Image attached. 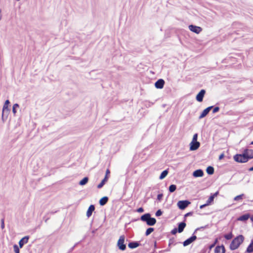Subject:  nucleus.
Listing matches in <instances>:
<instances>
[{"instance_id":"nucleus-1","label":"nucleus","mask_w":253,"mask_h":253,"mask_svg":"<svg viewBox=\"0 0 253 253\" xmlns=\"http://www.w3.org/2000/svg\"><path fill=\"white\" fill-rule=\"evenodd\" d=\"M244 237L243 235H240L235 238L230 245V249L233 251L238 249L240 245L243 242Z\"/></svg>"},{"instance_id":"nucleus-2","label":"nucleus","mask_w":253,"mask_h":253,"mask_svg":"<svg viewBox=\"0 0 253 253\" xmlns=\"http://www.w3.org/2000/svg\"><path fill=\"white\" fill-rule=\"evenodd\" d=\"M234 160L237 162L241 163H246L249 161L244 152L242 154L235 155L234 156Z\"/></svg>"},{"instance_id":"nucleus-3","label":"nucleus","mask_w":253,"mask_h":253,"mask_svg":"<svg viewBox=\"0 0 253 253\" xmlns=\"http://www.w3.org/2000/svg\"><path fill=\"white\" fill-rule=\"evenodd\" d=\"M125 240V237L124 235H122L120 237L118 242L117 245L119 248L122 251H124L126 248V246L124 244Z\"/></svg>"},{"instance_id":"nucleus-4","label":"nucleus","mask_w":253,"mask_h":253,"mask_svg":"<svg viewBox=\"0 0 253 253\" xmlns=\"http://www.w3.org/2000/svg\"><path fill=\"white\" fill-rule=\"evenodd\" d=\"M190 203L188 201H180L177 203L178 208L181 210L185 209Z\"/></svg>"},{"instance_id":"nucleus-5","label":"nucleus","mask_w":253,"mask_h":253,"mask_svg":"<svg viewBox=\"0 0 253 253\" xmlns=\"http://www.w3.org/2000/svg\"><path fill=\"white\" fill-rule=\"evenodd\" d=\"M189 29L191 31L196 34H199L202 31V28L201 27L193 25H189Z\"/></svg>"},{"instance_id":"nucleus-6","label":"nucleus","mask_w":253,"mask_h":253,"mask_svg":"<svg viewBox=\"0 0 253 253\" xmlns=\"http://www.w3.org/2000/svg\"><path fill=\"white\" fill-rule=\"evenodd\" d=\"M206 93L204 89H202L196 96V100L198 102H202L203 100L204 96Z\"/></svg>"},{"instance_id":"nucleus-7","label":"nucleus","mask_w":253,"mask_h":253,"mask_svg":"<svg viewBox=\"0 0 253 253\" xmlns=\"http://www.w3.org/2000/svg\"><path fill=\"white\" fill-rule=\"evenodd\" d=\"M200 142L198 141H192L190 143V150L194 151L198 149L200 147Z\"/></svg>"},{"instance_id":"nucleus-8","label":"nucleus","mask_w":253,"mask_h":253,"mask_svg":"<svg viewBox=\"0 0 253 253\" xmlns=\"http://www.w3.org/2000/svg\"><path fill=\"white\" fill-rule=\"evenodd\" d=\"M197 239V237L195 235H193L190 238H188V239L186 240L183 242V246H187L192 243L193 242L195 241Z\"/></svg>"},{"instance_id":"nucleus-9","label":"nucleus","mask_w":253,"mask_h":253,"mask_svg":"<svg viewBox=\"0 0 253 253\" xmlns=\"http://www.w3.org/2000/svg\"><path fill=\"white\" fill-rule=\"evenodd\" d=\"M244 152L248 160L253 158V150L246 149L244 150Z\"/></svg>"},{"instance_id":"nucleus-10","label":"nucleus","mask_w":253,"mask_h":253,"mask_svg":"<svg viewBox=\"0 0 253 253\" xmlns=\"http://www.w3.org/2000/svg\"><path fill=\"white\" fill-rule=\"evenodd\" d=\"M165 81L163 79L158 80L155 84V87L157 88L161 89L164 87Z\"/></svg>"},{"instance_id":"nucleus-11","label":"nucleus","mask_w":253,"mask_h":253,"mask_svg":"<svg viewBox=\"0 0 253 253\" xmlns=\"http://www.w3.org/2000/svg\"><path fill=\"white\" fill-rule=\"evenodd\" d=\"M29 239V237L28 236H25L24 237L22 238L19 242V245L20 248H22V247L23 246V245L27 243L28 242Z\"/></svg>"},{"instance_id":"nucleus-12","label":"nucleus","mask_w":253,"mask_h":253,"mask_svg":"<svg viewBox=\"0 0 253 253\" xmlns=\"http://www.w3.org/2000/svg\"><path fill=\"white\" fill-rule=\"evenodd\" d=\"M225 250L223 245L217 246L214 250V253H225Z\"/></svg>"},{"instance_id":"nucleus-13","label":"nucleus","mask_w":253,"mask_h":253,"mask_svg":"<svg viewBox=\"0 0 253 253\" xmlns=\"http://www.w3.org/2000/svg\"><path fill=\"white\" fill-rule=\"evenodd\" d=\"M212 108V106H210V107H209L207 108L206 109H204L203 110V111L202 112V113H201V114L200 115L199 118L200 119H201V118L205 117L209 113V112H210V111L211 110V109Z\"/></svg>"},{"instance_id":"nucleus-14","label":"nucleus","mask_w":253,"mask_h":253,"mask_svg":"<svg viewBox=\"0 0 253 253\" xmlns=\"http://www.w3.org/2000/svg\"><path fill=\"white\" fill-rule=\"evenodd\" d=\"M203 175L204 172L202 169H197L193 173V176L195 177H202Z\"/></svg>"},{"instance_id":"nucleus-15","label":"nucleus","mask_w":253,"mask_h":253,"mask_svg":"<svg viewBox=\"0 0 253 253\" xmlns=\"http://www.w3.org/2000/svg\"><path fill=\"white\" fill-rule=\"evenodd\" d=\"M94 210H95V207H94V205H90L89 207V208L87 211L86 216L88 217H89L91 215L92 213L94 211Z\"/></svg>"},{"instance_id":"nucleus-16","label":"nucleus","mask_w":253,"mask_h":253,"mask_svg":"<svg viewBox=\"0 0 253 253\" xmlns=\"http://www.w3.org/2000/svg\"><path fill=\"white\" fill-rule=\"evenodd\" d=\"M156 223V219L155 218L151 217L150 216L146 223L148 225L153 226V225H155Z\"/></svg>"},{"instance_id":"nucleus-17","label":"nucleus","mask_w":253,"mask_h":253,"mask_svg":"<svg viewBox=\"0 0 253 253\" xmlns=\"http://www.w3.org/2000/svg\"><path fill=\"white\" fill-rule=\"evenodd\" d=\"M218 192H216L214 194H213L211 196L209 197V199L208 200L206 205H209L211 202H212L214 200V197H216L218 195Z\"/></svg>"},{"instance_id":"nucleus-18","label":"nucleus","mask_w":253,"mask_h":253,"mask_svg":"<svg viewBox=\"0 0 253 253\" xmlns=\"http://www.w3.org/2000/svg\"><path fill=\"white\" fill-rule=\"evenodd\" d=\"M9 103H10V102L8 100H6L5 101L4 104L3 106V109H2L3 113L5 111L7 112H8L9 111L8 105Z\"/></svg>"},{"instance_id":"nucleus-19","label":"nucleus","mask_w":253,"mask_h":253,"mask_svg":"<svg viewBox=\"0 0 253 253\" xmlns=\"http://www.w3.org/2000/svg\"><path fill=\"white\" fill-rule=\"evenodd\" d=\"M185 226H186V223L185 222H183L180 223L178 225V232L179 233L182 232L183 231Z\"/></svg>"},{"instance_id":"nucleus-20","label":"nucleus","mask_w":253,"mask_h":253,"mask_svg":"<svg viewBox=\"0 0 253 253\" xmlns=\"http://www.w3.org/2000/svg\"><path fill=\"white\" fill-rule=\"evenodd\" d=\"M108 201V198L106 196L102 197L99 201V204L101 206L105 205Z\"/></svg>"},{"instance_id":"nucleus-21","label":"nucleus","mask_w":253,"mask_h":253,"mask_svg":"<svg viewBox=\"0 0 253 253\" xmlns=\"http://www.w3.org/2000/svg\"><path fill=\"white\" fill-rule=\"evenodd\" d=\"M150 216L151 215L150 213H146L141 216V220L147 222Z\"/></svg>"},{"instance_id":"nucleus-22","label":"nucleus","mask_w":253,"mask_h":253,"mask_svg":"<svg viewBox=\"0 0 253 253\" xmlns=\"http://www.w3.org/2000/svg\"><path fill=\"white\" fill-rule=\"evenodd\" d=\"M250 218V215L249 214H244L238 218V220L240 221H246Z\"/></svg>"},{"instance_id":"nucleus-23","label":"nucleus","mask_w":253,"mask_h":253,"mask_svg":"<svg viewBox=\"0 0 253 253\" xmlns=\"http://www.w3.org/2000/svg\"><path fill=\"white\" fill-rule=\"evenodd\" d=\"M139 245L137 242H130L128 244V247L130 249H134L138 247Z\"/></svg>"},{"instance_id":"nucleus-24","label":"nucleus","mask_w":253,"mask_h":253,"mask_svg":"<svg viewBox=\"0 0 253 253\" xmlns=\"http://www.w3.org/2000/svg\"><path fill=\"white\" fill-rule=\"evenodd\" d=\"M206 171L209 174H212L214 173V168L211 166H209L206 169Z\"/></svg>"},{"instance_id":"nucleus-25","label":"nucleus","mask_w":253,"mask_h":253,"mask_svg":"<svg viewBox=\"0 0 253 253\" xmlns=\"http://www.w3.org/2000/svg\"><path fill=\"white\" fill-rule=\"evenodd\" d=\"M168 174V170H164L161 174L159 178L160 179H164Z\"/></svg>"},{"instance_id":"nucleus-26","label":"nucleus","mask_w":253,"mask_h":253,"mask_svg":"<svg viewBox=\"0 0 253 253\" xmlns=\"http://www.w3.org/2000/svg\"><path fill=\"white\" fill-rule=\"evenodd\" d=\"M247 252L248 253H252L253 252V241H252L251 244L248 247L247 249Z\"/></svg>"},{"instance_id":"nucleus-27","label":"nucleus","mask_w":253,"mask_h":253,"mask_svg":"<svg viewBox=\"0 0 253 253\" xmlns=\"http://www.w3.org/2000/svg\"><path fill=\"white\" fill-rule=\"evenodd\" d=\"M88 178L87 177H84L82 180H81L80 181L79 184L81 185H85L88 182Z\"/></svg>"},{"instance_id":"nucleus-28","label":"nucleus","mask_w":253,"mask_h":253,"mask_svg":"<svg viewBox=\"0 0 253 253\" xmlns=\"http://www.w3.org/2000/svg\"><path fill=\"white\" fill-rule=\"evenodd\" d=\"M244 196V194L238 195L234 198V200L236 201L242 200L243 199Z\"/></svg>"},{"instance_id":"nucleus-29","label":"nucleus","mask_w":253,"mask_h":253,"mask_svg":"<svg viewBox=\"0 0 253 253\" xmlns=\"http://www.w3.org/2000/svg\"><path fill=\"white\" fill-rule=\"evenodd\" d=\"M176 189V186L175 185L172 184L169 187V191L171 193L173 192Z\"/></svg>"},{"instance_id":"nucleus-30","label":"nucleus","mask_w":253,"mask_h":253,"mask_svg":"<svg viewBox=\"0 0 253 253\" xmlns=\"http://www.w3.org/2000/svg\"><path fill=\"white\" fill-rule=\"evenodd\" d=\"M154 230V229L152 227H150L148 228L145 232V235L148 236L149 234H150L152 232H153Z\"/></svg>"},{"instance_id":"nucleus-31","label":"nucleus","mask_w":253,"mask_h":253,"mask_svg":"<svg viewBox=\"0 0 253 253\" xmlns=\"http://www.w3.org/2000/svg\"><path fill=\"white\" fill-rule=\"evenodd\" d=\"M233 234L231 232L229 234H225L224 236V238L228 240L231 239L233 238Z\"/></svg>"},{"instance_id":"nucleus-32","label":"nucleus","mask_w":253,"mask_h":253,"mask_svg":"<svg viewBox=\"0 0 253 253\" xmlns=\"http://www.w3.org/2000/svg\"><path fill=\"white\" fill-rule=\"evenodd\" d=\"M19 107V105L18 104H15L13 105L12 107V112L14 114V115H15L16 113V108Z\"/></svg>"},{"instance_id":"nucleus-33","label":"nucleus","mask_w":253,"mask_h":253,"mask_svg":"<svg viewBox=\"0 0 253 253\" xmlns=\"http://www.w3.org/2000/svg\"><path fill=\"white\" fill-rule=\"evenodd\" d=\"M13 249H14V252L15 253H19L20 251H19V248L17 246V245H14L13 246Z\"/></svg>"},{"instance_id":"nucleus-34","label":"nucleus","mask_w":253,"mask_h":253,"mask_svg":"<svg viewBox=\"0 0 253 253\" xmlns=\"http://www.w3.org/2000/svg\"><path fill=\"white\" fill-rule=\"evenodd\" d=\"M163 197V194H158L157 196V200L159 201H161V200L162 199Z\"/></svg>"},{"instance_id":"nucleus-35","label":"nucleus","mask_w":253,"mask_h":253,"mask_svg":"<svg viewBox=\"0 0 253 253\" xmlns=\"http://www.w3.org/2000/svg\"><path fill=\"white\" fill-rule=\"evenodd\" d=\"M198 134L197 133L193 135L192 141H197Z\"/></svg>"},{"instance_id":"nucleus-36","label":"nucleus","mask_w":253,"mask_h":253,"mask_svg":"<svg viewBox=\"0 0 253 253\" xmlns=\"http://www.w3.org/2000/svg\"><path fill=\"white\" fill-rule=\"evenodd\" d=\"M162 214V211L160 210H159L156 212V215L157 216H161Z\"/></svg>"},{"instance_id":"nucleus-37","label":"nucleus","mask_w":253,"mask_h":253,"mask_svg":"<svg viewBox=\"0 0 253 253\" xmlns=\"http://www.w3.org/2000/svg\"><path fill=\"white\" fill-rule=\"evenodd\" d=\"M4 219L2 218L1 220V228L2 229H4Z\"/></svg>"},{"instance_id":"nucleus-38","label":"nucleus","mask_w":253,"mask_h":253,"mask_svg":"<svg viewBox=\"0 0 253 253\" xmlns=\"http://www.w3.org/2000/svg\"><path fill=\"white\" fill-rule=\"evenodd\" d=\"M110 171L109 169H107L106 171V174H105V177H109V175H110Z\"/></svg>"},{"instance_id":"nucleus-39","label":"nucleus","mask_w":253,"mask_h":253,"mask_svg":"<svg viewBox=\"0 0 253 253\" xmlns=\"http://www.w3.org/2000/svg\"><path fill=\"white\" fill-rule=\"evenodd\" d=\"M178 232V229L177 228H174L171 230V233L172 234L174 235Z\"/></svg>"},{"instance_id":"nucleus-40","label":"nucleus","mask_w":253,"mask_h":253,"mask_svg":"<svg viewBox=\"0 0 253 253\" xmlns=\"http://www.w3.org/2000/svg\"><path fill=\"white\" fill-rule=\"evenodd\" d=\"M219 110V108L218 107H215V108H214V109H213L212 110V112L213 113H215L217 112H218V111Z\"/></svg>"},{"instance_id":"nucleus-41","label":"nucleus","mask_w":253,"mask_h":253,"mask_svg":"<svg viewBox=\"0 0 253 253\" xmlns=\"http://www.w3.org/2000/svg\"><path fill=\"white\" fill-rule=\"evenodd\" d=\"M105 184L102 181L97 185V188L100 189L102 188Z\"/></svg>"},{"instance_id":"nucleus-42","label":"nucleus","mask_w":253,"mask_h":253,"mask_svg":"<svg viewBox=\"0 0 253 253\" xmlns=\"http://www.w3.org/2000/svg\"><path fill=\"white\" fill-rule=\"evenodd\" d=\"M136 211L138 212H143L144 211V209L142 208H138Z\"/></svg>"},{"instance_id":"nucleus-43","label":"nucleus","mask_w":253,"mask_h":253,"mask_svg":"<svg viewBox=\"0 0 253 253\" xmlns=\"http://www.w3.org/2000/svg\"><path fill=\"white\" fill-rule=\"evenodd\" d=\"M108 177H105L104 179L102 180V182H103L104 184L106 182L108 181Z\"/></svg>"},{"instance_id":"nucleus-44","label":"nucleus","mask_w":253,"mask_h":253,"mask_svg":"<svg viewBox=\"0 0 253 253\" xmlns=\"http://www.w3.org/2000/svg\"><path fill=\"white\" fill-rule=\"evenodd\" d=\"M215 246V245L213 243L212 244H211V245L209 247V249L210 250H211L213 247H214Z\"/></svg>"},{"instance_id":"nucleus-45","label":"nucleus","mask_w":253,"mask_h":253,"mask_svg":"<svg viewBox=\"0 0 253 253\" xmlns=\"http://www.w3.org/2000/svg\"><path fill=\"white\" fill-rule=\"evenodd\" d=\"M223 156H224V155H223V154H221V155H220L219 156V160H221V159H222V158H223Z\"/></svg>"},{"instance_id":"nucleus-46","label":"nucleus","mask_w":253,"mask_h":253,"mask_svg":"<svg viewBox=\"0 0 253 253\" xmlns=\"http://www.w3.org/2000/svg\"><path fill=\"white\" fill-rule=\"evenodd\" d=\"M218 242V239H216L213 243V244L215 245V244L217 243Z\"/></svg>"},{"instance_id":"nucleus-47","label":"nucleus","mask_w":253,"mask_h":253,"mask_svg":"<svg viewBox=\"0 0 253 253\" xmlns=\"http://www.w3.org/2000/svg\"><path fill=\"white\" fill-rule=\"evenodd\" d=\"M191 214H192V213L191 212H188L185 214V216H188V215H190Z\"/></svg>"},{"instance_id":"nucleus-48","label":"nucleus","mask_w":253,"mask_h":253,"mask_svg":"<svg viewBox=\"0 0 253 253\" xmlns=\"http://www.w3.org/2000/svg\"><path fill=\"white\" fill-rule=\"evenodd\" d=\"M249 170V171H253V167L250 168Z\"/></svg>"},{"instance_id":"nucleus-49","label":"nucleus","mask_w":253,"mask_h":253,"mask_svg":"<svg viewBox=\"0 0 253 253\" xmlns=\"http://www.w3.org/2000/svg\"><path fill=\"white\" fill-rule=\"evenodd\" d=\"M250 219L251 221L253 222V215L250 217Z\"/></svg>"},{"instance_id":"nucleus-50","label":"nucleus","mask_w":253,"mask_h":253,"mask_svg":"<svg viewBox=\"0 0 253 253\" xmlns=\"http://www.w3.org/2000/svg\"><path fill=\"white\" fill-rule=\"evenodd\" d=\"M206 205H207L206 204V205H202L200 206V208L202 209L203 208V207H204Z\"/></svg>"},{"instance_id":"nucleus-51","label":"nucleus","mask_w":253,"mask_h":253,"mask_svg":"<svg viewBox=\"0 0 253 253\" xmlns=\"http://www.w3.org/2000/svg\"><path fill=\"white\" fill-rule=\"evenodd\" d=\"M251 144L253 145V141L251 143Z\"/></svg>"}]
</instances>
